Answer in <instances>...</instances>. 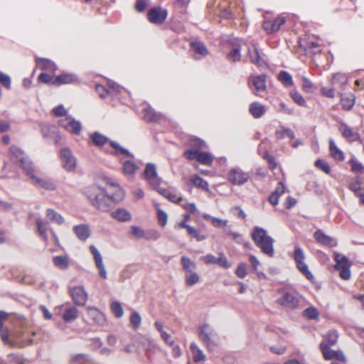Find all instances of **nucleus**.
I'll list each match as a JSON object with an SVG mask.
<instances>
[{
    "instance_id": "obj_38",
    "label": "nucleus",
    "mask_w": 364,
    "mask_h": 364,
    "mask_svg": "<svg viewBox=\"0 0 364 364\" xmlns=\"http://www.w3.org/2000/svg\"><path fill=\"white\" fill-rule=\"evenodd\" d=\"M341 102L345 109L349 110L354 105L355 97L352 94L343 95L341 96Z\"/></svg>"
},
{
    "instance_id": "obj_28",
    "label": "nucleus",
    "mask_w": 364,
    "mask_h": 364,
    "mask_svg": "<svg viewBox=\"0 0 364 364\" xmlns=\"http://www.w3.org/2000/svg\"><path fill=\"white\" fill-rule=\"evenodd\" d=\"M36 60L38 67L41 70L55 72L58 69V66L55 63L47 58H38Z\"/></svg>"
},
{
    "instance_id": "obj_3",
    "label": "nucleus",
    "mask_w": 364,
    "mask_h": 364,
    "mask_svg": "<svg viewBox=\"0 0 364 364\" xmlns=\"http://www.w3.org/2000/svg\"><path fill=\"white\" fill-rule=\"evenodd\" d=\"M251 237L255 244L264 254L271 257L274 256V239L268 235L265 229L259 226L254 227Z\"/></svg>"
},
{
    "instance_id": "obj_15",
    "label": "nucleus",
    "mask_w": 364,
    "mask_h": 364,
    "mask_svg": "<svg viewBox=\"0 0 364 364\" xmlns=\"http://www.w3.org/2000/svg\"><path fill=\"white\" fill-rule=\"evenodd\" d=\"M248 84L252 87L255 95L259 96V93L266 90V81L264 75H251L248 80Z\"/></svg>"
},
{
    "instance_id": "obj_11",
    "label": "nucleus",
    "mask_w": 364,
    "mask_h": 364,
    "mask_svg": "<svg viewBox=\"0 0 364 364\" xmlns=\"http://www.w3.org/2000/svg\"><path fill=\"white\" fill-rule=\"evenodd\" d=\"M277 301L280 305L290 309H295L299 303V295L295 291H287L283 294Z\"/></svg>"
},
{
    "instance_id": "obj_21",
    "label": "nucleus",
    "mask_w": 364,
    "mask_h": 364,
    "mask_svg": "<svg viewBox=\"0 0 364 364\" xmlns=\"http://www.w3.org/2000/svg\"><path fill=\"white\" fill-rule=\"evenodd\" d=\"M73 232L77 237L82 241H85L90 236V229L87 224H80L74 226Z\"/></svg>"
},
{
    "instance_id": "obj_29",
    "label": "nucleus",
    "mask_w": 364,
    "mask_h": 364,
    "mask_svg": "<svg viewBox=\"0 0 364 364\" xmlns=\"http://www.w3.org/2000/svg\"><path fill=\"white\" fill-rule=\"evenodd\" d=\"M144 118L149 122H157L161 119V115L155 112V110L149 106H146L143 109Z\"/></svg>"
},
{
    "instance_id": "obj_56",
    "label": "nucleus",
    "mask_w": 364,
    "mask_h": 364,
    "mask_svg": "<svg viewBox=\"0 0 364 364\" xmlns=\"http://www.w3.org/2000/svg\"><path fill=\"white\" fill-rule=\"evenodd\" d=\"M0 83L6 89L10 90L11 87V77L0 71Z\"/></svg>"
},
{
    "instance_id": "obj_24",
    "label": "nucleus",
    "mask_w": 364,
    "mask_h": 364,
    "mask_svg": "<svg viewBox=\"0 0 364 364\" xmlns=\"http://www.w3.org/2000/svg\"><path fill=\"white\" fill-rule=\"evenodd\" d=\"M122 164V173L124 175L133 178L139 169V166L135 162L131 160H124Z\"/></svg>"
},
{
    "instance_id": "obj_61",
    "label": "nucleus",
    "mask_w": 364,
    "mask_h": 364,
    "mask_svg": "<svg viewBox=\"0 0 364 364\" xmlns=\"http://www.w3.org/2000/svg\"><path fill=\"white\" fill-rule=\"evenodd\" d=\"M216 264L225 269H228L231 267V264L228 261L227 257L223 253L220 254V257L217 258Z\"/></svg>"
},
{
    "instance_id": "obj_49",
    "label": "nucleus",
    "mask_w": 364,
    "mask_h": 364,
    "mask_svg": "<svg viewBox=\"0 0 364 364\" xmlns=\"http://www.w3.org/2000/svg\"><path fill=\"white\" fill-rule=\"evenodd\" d=\"M227 58L228 60L232 62H237L240 60L241 54L240 48H233L230 52L228 54Z\"/></svg>"
},
{
    "instance_id": "obj_14",
    "label": "nucleus",
    "mask_w": 364,
    "mask_h": 364,
    "mask_svg": "<svg viewBox=\"0 0 364 364\" xmlns=\"http://www.w3.org/2000/svg\"><path fill=\"white\" fill-rule=\"evenodd\" d=\"M167 14L168 13L166 9L161 7H154L149 11L147 18L152 23L161 24L166 20Z\"/></svg>"
},
{
    "instance_id": "obj_39",
    "label": "nucleus",
    "mask_w": 364,
    "mask_h": 364,
    "mask_svg": "<svg viewBox=\"0 0 364 364\" xmlns=\"http://www.w3.org/2000/svg\"><path fill=\"white\" fill-rule=\"evenodd\" d=\"M184 280L187 286L192 287L200 282V276L194 271L185 274Z\"/></svg>"
},
{
    "instance_id": "obj_57",
    "label": "nucleus",
    "mask_w": 364,
    "mask_h": 364,
    "mask_svg": "<svg viewBox=\"0 0 364 364\" xmlns=\"http://www.w3.org/2000/svg\"><path fill=\"white\" fill-rule=\"evenodd\" d=\"M111 146L115 149L117 154H123L124 156H130L132 158L134 157L133 154L129 153L128 150L120 146L118 144L112 141L111 142Z\"/></svg>"
},
{
    "instance_id": "obj_30",
    "label": "nucleus",
    "mask_w": 364,
    "mask_h": 364,
    "mask_svg": "<svg viewBox=\"0 0 364 364\" xmlns=\"http://www.w3.org/2000/svg\"><path fill=\"white\" fill-rule=\"evenodd\" d=\"M181 264L185 274L194 272L197 268L196 262L186 256L181 257Z\"/></svg>"
},
{
    "instance_id": "obj_9",
    "label": "nucleus",
    "mask_w": 364,
    "mask_h": 364,
    "mask_svg": "<svg viewBox=\"0 0 364 364\" xmlns=\"http://www.w3.org/2000/svg\"><path fill=\"white\" fill-rule=\"evenodd\" d=\"M142 177L153 188H157L161 183V178L157 174L156 165L152 163L146 164Z\"/></svg>"
},
{
    "instance_id": "obj_19",
    "label": "nucleus",
    "mask_w": 364,
    "mask_h": 364,
    "mask_svg": "<svg viewBox=\"0 0 364 364\" xmlns=\"http://www.w3.org/2000/svg\"><path fill=\"white\" fill-rule=\"evenodd\" d=\"M88 318L93 323L98 326H103L106 323L105 315L95 307H87L86 309Z\"/></svg>"
},
{
    "instance_id": "obj_6",
    "label": "nucleus",
    "mask_w": 364,
    "mask_h": 364,
    "mask_svg": "<svg viewBox=\"0 0 364 364\" xmlns=\"http://www.w3.org/2000/svg\"><path fill=\"white\" fill-rule=\"evenodd\" d=\"M10 158L12 161L19 164L21 167L26 173V168H33V164L27 156L20 149L15 146H12L9 149Z\"/></svg>"
},
{
    "instance_id": "obj_54",
    "label": "nucleus",
    "mask_w": 364,
    "mask_h": 364,
    "mask_svg": "<svg viewBox=\"0 0 364 364\" xmlns=\"http://www.w3.org/2000/svg\"><path fill=\"white\" fill-rule=\"evenodd\" d=\"M338 333L335 330L330 331L325 337V340L328 342V343L331 346L334 345L338 340Z\"/></svg>"
},
{
    "instance_id": "obj_35",
    "label": "nucleus",
    "mask_w": 364,
    "mask_h": 364,
    "mask_svg": "<svg viewBox=\"0 0 364 364\" xmlns=\"http://www.w3.org/2000/svg\"><path fill=\"white\" fill-rule=\"evenodd\" d=\"M46 217L50 222L55 223L58 225H62L64 223V218L62 215L53 209H48L46 210Z\"/></svg>"
},
{
    "instance_id": "obj_36",
    "label": "nucleus",
    "mask_w": 364,
    "mask_h": 364,
    "mask_svg": "<svg viewBox=\"0 0 364 364\" xmlns=\"http://www.w3.org/2000/svg\"><path fill=\"white\" fill-rule=\"evenodd\" d=\"M191 182L197 188L208 191V183L198 175H193L190 178Z\"/></svg>"
},
{
    "instance_id": "obj_59",
    "label": "nucleus",
    "mask_w": 364,
    "mask_h": 364,
    "mask_svg": "<svg viewBox=\"0 0 364 364\" xmlns=\"http://www.w3.org/2000/svg\"><path fill=\"white\" fill-rule=\"evenodd\" d=\"M69 126L70 127L68 129V132H72L75 134H80V132L81 131V124L79 122H77L73 119Z\"/></svg>"
},
{
    "instance_id": "obj_7",
    "label": "nucleus",
    "mask_w": 364,
    "mask_h": 364,
    "mask_svg": "<svg viewBox=\"0 0 364 364\" xmlns=\"http://www.w3.org/2000/svg\"><path fill=\"white\" fill-rule=\"evenodd\" d=\"M334 259L336 261L335 269L339 272L340 277L345 280L350 279V263L348 258L340 253L335 252Z\"/></svg>"
},
{
    "instance_id": "obj_51",
    "label": "nucleus",
    "mask_w": 364,
    "mask_h": 364,
    "mask_svg": "<svg viewBox=\"0 0 364 364\" xmlns=\"http://www.w3.org/2000/svg\"><path fill=\"white\" fill-rule=\"evenodd\" d=\"M188 234L193 237L197 241H203L207 238L204 235H202L199 230L191 226L187 231Z\"/></svg>"
},
{
    "instance_id": "obj_48",
    "label": "nucleus",
    "mask_w": 364,
    "mask_h": 364,
    "mask_svg": "<svg viewBox=\"0 0 364 364\" xmlns=\"http://www.w3.org/2000/svg\"><path fill=\"white\" fill-rule=\"evenodd\" d=\"M111 311L117 318H121L124 314V310L119 301H113L110 306Z\"/></svg>"
},
{
    "instance_id": "obj_8",
    "label": "nucleus",
    "mask_w": 364,
    "mask_h": 364,
    "mask_svg": "<svg viewBox=\"0 0 364 364\" xmlns=\"http://www.w3.org/2000/svg\"><path fill=\"white\" fill-rule=\"evenodd\" d=\"M30 177L33 185L42 188L47 191H54L56 188L55 184L50 179L38 177L35 172L33 167L31 169L26 168V173Z\"/></svg>"
},
{
    "instance_id": "obj_52",
    "label": "nucleus",
    "mask_w": 364,
    "mask_h": 364,
    "mask_svg": "<svg viewBox=\"0 0 364 364\" xmlns=\"http://www.w3.org/2000/svg\"><path fill=\"white\" fill-rule=\"evenodd\" d=\"M130 323L134 329L139 328L141 323V318L137 311H133L130 316Z\"/></svg>"
},
{
    "instance_id": "obj_27",
    "label": "nucleus",
    "mask_w": 364,
    "mask_h": 364,
    "mask_svg": "<svg viewBox=\"0 0 364 364\" xmlns=\"http://www.w3.org/2000/svg\"><path fill=\"white\" fill-rule=\"evenodd\" d=\"M191 48L195 54L200 57H205L208 54L207 48L201 41L197 40L191 41Z\"/></svg>"
},
{
    "instance_id": "obj_55",
    "label": "nucleus",
    "mask_w": 364,
    "mask_h": 364,
    "mask_svg": "<svg viewBox=\"0 0 364 364\" xmlns=\"http://www.w3.org/2000/svg\"><path fill=\"white\" fill-rule=\"evenodd\" d=\"M157 218H158L159 224L162 227H164L167 223L168 215L165 211L161 210L158 206H157Z\"/></svg>"
},
{
    "instance_id": "obj_58",
    "label": "nucleus",
    "mask_w": 364,
    "mask_h": 364,
    "mask_svg": "<svg viewBox=\"0 0 364 364\" xmlns=\"http://www.w3.org/2000/svg\"><path fill=\"white\" fill-rule=\"evenodd\" d=\"M86 355L74 354L70 358V362L73 364H82L86 360Z\"/></svg>"
},
{
    "instance_id": "obj_5",
    "label": "nucleus",
    "mask_w": 364,
    "mask_h": 364,
    "mask_svg": "<svg viewBox=\"0 0 364 364\" xmlns=\"http://www.w3.org/2000/svg\"><path fill=\"white\" fill-rule=\"evenodd\" d=\"M250 177L248 172L239 167L231 168L227 173L228 181L234 186H242L247 183Z\"/></svg>"
},
{
    "instance_id": "obj_31",
    "label": "nucleus",
    "mask_w": 364,
    "mask_h": 364,
    "mask_svg": "<svg viewBox=\"0 0 364 364\" xmlns=\"http://www.w3.org/2000/svg\"><path fill=\"white\" fill-rule=\"evenodd\" d=\"M329 151L331 156L337 161H343L344 159L343 152L336 146L333 139L329 140Z\"/></svg>"
},
{
    "instance_id": "obj_40",
    "label": "nucleus",
    "mask_w": 364,
    "mask_h": 364,
    "mask_svg": "<svg viewBox=\"0 0 364 364\" xmlns=\"http://www.w3.org/2000/svg\"><path fill=\"white\" fill-rule=\"evenodd\" d=\"M275 136L277 139H282L286 136H288L291 139L294 138V132L289 128L281 127L277 129L275 132Z\"/></svg>"
},
{
    "instance_id": "obj_60",
    "label": "nucleus",
    "mask_w": 364,
    "mask_h": 364,
    "mask_svg": "<svg viewBox=\"0 0 364 364\" xmlns=\"http://www.w3.org/2000/svg\"><path fill=\"white\" fill-rule=\"evenodd\" d=\"M349 188L350 189L354 192V193L356 195V196H360V195L361 194L360 193V190H361V185H360V183L358 179H355L353 180L349 185Z\"/></svg>"
},
{
    "instance_id": "obj_33",
    "label": "nucleus",
    "mask_w": 364,
    "mask_h": 364,
    "mask_svg": "<svg viewBox=\"0 0 364 364\" xmlns=\"http://www.w3.org/2000/svg\"><path fill=\"white\" fill-rule=\"evenodd\" d=\"M54 265L60 269L65 270L69 267V259L68 256L60 255L53 258Z\"/></svg>"
},
{
    "instance_id": "obj_53",
    "label": "nucleus",
    "mask_w": 364,
    "mask_h": 364,
    "mask_svg": "<svg viewBox=\"0 0 364 364\" xmlns=\"http://www.w3.org/2000/svg\"><path fill=\"white\" fill-rule=\"evenodd\" d=\"M290 96L292 100L299 105L304 106L305 105V100L302 97V95L296 90H294L290 92Z\"/></svg>"
},
{
    "instance_id": "obj_42",
    "label": "nucleus",
    "mask_w": 364,
    "mask_h": 364,
    "mask_svg": "<svg viewBox=\"0 0 364 364\" xmlns=\"http://www.w3.org/2000/svg\"><path fill=\"white\" fill-rule=\"evenodd\" d=\"M90 138L93 144L96 146H101L106 144L108 141L107 137L99 132H95L90 135Z\"/></svg>"
},
{
    "instance_id": "obj_45",
    "label": "nucleus",
    "mask_w": 364,
    "mask_h": 364,
    "mask_svg": "<svg viewBox=\"0 0 364 364\" xmlns=\"http://www.w3.org/2000/svg\"><path fill=\"white\" fill-rule=\"evenodd\" d=\"M351 167V171L356 173H364V166L359 162L356 159L353 158L349 161Z\"/></svg>"
},
{
    "instance_id": "obj_37",
    "label": "nucleus",
    "mask_w": 364,
    "mask_h": 364,
    "mask_svg": "<svg viewBox=\"0 0 364 364\" xmlns=\"http://www.w3.org/2000/svg\"><path fill=\"white\" fill-rule=\"evenodd\" d=\"M190 348L193 354V359L194 362H199L205 359V354L195 343H192L191 344Z\"/></svg>"
},
{
    "instance_id": "obj_34",
    "label": "nucleus",
    "mask_w": 364,
    "mask_h": 364,
    "mask_svg": "<svg viewBox=\"0 0 364 364\" xmlns=\"http://www.w3.org/2000/svg\"><path fill=\"white\" fill-rule=\"evenodd\" d=\"M331 82L334 87L342 88L348 82V77L345 74L336 73L333 75Z\"/></svg>"
},
{
    "instance_id": "obj_2",
    "label": "nucleus",
    "mask_w": 364,
    "mask_h": 364,
    "mask_svg": "<svg viewBox=\"0 0 364 364\" xmlns=\"http://www.w3.org/2000/svg\"><path fill=\"white\" fill-rule=\"evenodd\" d=\"M191 148L184 152V156L188 160H197L203 165L210 166L213 160L211 154L203 151L208 148L207 144L199 139H192L191 140Z\"/></svg>"
},
{
    "instance_id": "obj_64",
    "label": "nucleus",
    "mask_w": 364,
    "mask_h": 364,
    "mask_svg": "<svg viewBox=\"0 0 364 364\" xmlns=\"http://www.w3.org/2000/svg\"><path fill=\"white\" fill-rule=\"evenodd\" d=\"M36 225H37L38 231L39 234L42 237L46 238V231H47V223L41 220H38L36 221Z\"/></svg>"
},
{
    "instance_id": "obj_32",
    "label": "nucleus",
    "mask_w": 364,
    "mask_h": 364,
    "mask_svg": "<svg viewBox=\"0 0 364 364\" xmlns=\"http://www.w3.org/2000/svg\"><path fill=\"white\" fill-rule=\"evenodd\" d=\"M78 314L79 311L76 307H67L63 314V319L67 323L71 322L77 318Z\"/></svg>"
},
{
    "instance_id": "obj_25",
    "label": "nucleus",
    "mask_w": 364,
    "mask_h": 364,
    "mask_svg": "<svg viewBox=\"0 0 364 364\" xmlns=\"http://www.w3.org/2000/svg\"><path fill=\"white\" fill-rule=\"evenodd\" d=\"M77 80V76L73 73H63L55 77L54 85L70 84Z\"/></svg>"
},
{
    "instance_id": "obj_63",
    "label": "nucleus",
    "mask_w": 364,
    "mask_h": 364,
    "mask_svg": "<svg viewBox=\"0 0 364 364\" xmlns=\"http://www.w3.org/2000/svg\"><path fill=\"white\" fill-rule=\"evenodd\" d=\"M315 166L322 170L326 173H329L331 168L328 164L321 159H318L315 161Z\"/></svg>"
},
{
    "instance_id": "obj_47",
    "label": "nucleus",
    "mask_w": 364,
    "mask_h": 364,
    "mask_svg": "<svg viewBox=\"0 0 364 364\" xmlns=\"http://www.w3.org/2000/svg\"><path fill=\"white\" fill-rule=\"evenodd\" d=\"M0 337L4 344L9 345L12 348L16 346V343L9 338V332L6 329L1 330L0 331Z\"/></svg>"
},
{
    "instance_id": "obj_13",
    "label": "nucleus",
    "mask_w": 364,
    "mask_h": 364,
    "mask_svg": "<svg viewBox=\"0 0 364 364\" xmlns=\"http://www.w3.org/2000/svg\"><path fill=\"white\" fill-rule=\"evenodd\" d=\"M70 295L75 304L83 306L86 304L88 295L82 286H77L70 289Z\"/></svg>"
},
{
    "instance_id": "obj_41",
    "label": "nucleus",
    "mask_w": 364,
    "mask_h": 364,
    "mask_svg": "<svg viewBox=\"0 0 364 364\" xmlns=\"http://www.w3.org/2000/svg\"><path fill=\"white\" fill-rule=\"evenodd\" d=\"M277 77L278 80L287 87L294 85L291 75L287 71L282 70L279 72Z\"/></svg>"
},
{
    "instance_id": "obj_43",
    "label": "nucleus",
    "mask_w": 364,
    "mask_h": 364,
    "mask_svg": "<svg viewBox=\"0 0 364 364\" xmlns=\"http://www.w3.org/2000/svg\"><path fill=\"white\" fill-rule=\"evenodd\" d=\"M320 348L322 351L323 358L326 360H331L334 358L336 351L330 349L327 344L325 343H321L320 344Z\"/></svg>"
},
{
    "instance_id": "obj_4",
    "label": "nucleus",
    "mask_w": 364,
    "mask_h": 364,
    "mask_svg": "<svg viewBox=\"0 0 364 364\" xmlns=\"http://www.w3.org/2000/svg\"><path fill=\"white\" fill-rule=\"evenodd\" d=\"M198 338L210 350H213L218 342L215 329L208 323H203L198 326Z\"/></svg>"
},
{
    "instance_id": "obj_62",
    "label": "nucleus",
    "mask_w": 364,
    "mask_h": 364,
    "mask_svg": "<svg viewBox=\"0 0 364 364\" xmlns=\"http://www.w3.org/2000/svg\"><path fill=\"white\" fill-rule=\"evenodd\" d=\"M122 87H121L119 85L114 82H109L107 85V92L109 94H116L121 92V90Z\"/></svg>"
},
{
    "instance_id": "obj_16",
    "label": "nucleus",
    "mask_w": 364,
    "mask_h": 364,
    "mask_svg": "<svg viewBox=\"0 0 364 364\" xmlns=\"http://www.w3.org/2000/svg\"><path fill=\"white\" fill-rule=\"evenodd\" d=\"M90 251L93 256L100 276L102 279H106L107 278V274L100 252L95 245H90Z\"/></svg>"
},
{
    "instance_id": "obj_18",
    "label": "nucleus",
    "mask_w": 364,
    "mask_h": 364,
    "mask_svg": "<svg viewBox=\"0 0 364 364\" xmlns=\"http://www.w3.org/2000/svg\"><path fill=\"white\" fill-rule=\"evenodd\" d=\"M285 22L286 18L282 16L274 19L265 20L263 22V28L267 33H272L277 32Z\"/></svg>"
},
{
    "instance_id": "obj_46",
    "label": "nucleus",
    "mask_w": 364,
    "mask_h": 364,
    "mask_svg": "<svg viewBox=\"0 0 364 364\" xmlns=\"http://www.w3.org/2000/svg\"><path fill=\"white\" fill-rule=\"evenodd\" d=\"M90 346L93 350L100 349V353L102 354H107L109 353V350L107 348H102V342L100 338H92L91 340Z\"/></svg>"
},
{
    "instance_id": "obj_22",
    "label": "nucleus",
    "mask_w": 364,
    "mask_h": 364,
    "mask_svg": "<svg viewBox=\"0 0 364 364\" xmlns=\"http://www.w3.org/2000/svg\"><path fill=\"white\" fill-rule=\"evenodd\" d=\"M111 216L114 220L121 223L127 222L132 219V214L130 212L123 208H119L113 210L111 213Z\"/></svg>"
},
{
    "instance_id": "obj_26",
    "label": "nucleus",
    "mask_w": 364,
    "mask_h": 364,
    "mask_svg": "<svg viewBox=\"0 0 364 364\" xmlns=\"http://www.w3.org/2000/svg\"><path fill=\"white\" fill-rule=\"evenodd\" d=\"M248 55L251 63L260 67L264 64L262 57L259 55L257 48L255 46L248 47Z\"/></svg>"
},
{
    "instance_id": "obj_50",
    "label": "nucleus",
    "mask_w": 364,
    "mask_h": 364,
    "mask_svg": "<svg viewBox=\"0 0 364 364\" xmlns=\"http://www.w3.org/2000/svg\"><path fill=\"white\" fill-rule=\"evenodd\" d=\"M302 80V89L306 92H312L315 90V87L312 82L305 76H301Z\"/></svg>"
},
{
    "instance_id": "obj_20",
    "label": "nucleus",
    "mask_w": 364,
    "mask_h": 364,
    "mask_svg": "<svg viewBox=\"0 0 364 364\" xmlns=\"http://www.w3.org/2000/svg\"><path fill=\"white\" fill-rule=\"evenodd\" d=\"M267 109V107L259 102H253L249 106V112L255 119L262 117Z\"/></svg>"
},
{
    "instance_id": "obj_10",
    "label": "nucleus",
    "mask_w": 364,
    "mask_h": 364,
    "mask_svg": "<svg viewBox=\"0 0 364 364\" xmlns=\"http://www.w3.org/2000/svg\"><path fill=\"white\" fill-rule=\"evenodd\" d=\"M294 259L296 263L298 269L304 274L308 279H313L314 276L309 270L307 264L304 262L305 255L304 251L300 247H296L294 254Z\"/></svg>"
},
{
    "instance_id": "obj_17",
    "label": "nucleus",
    "mask_w": 364,
    "mask_h": 364,
    "mask_svg": "<svg viewBox=\"0 0 364 364\" xmlns=\"http://www.w3.org/2000/svg\"><path fill=\"white\" fill-rule=\"evenodd\" d=\"M338 130L341 133L342 136L350 142L356 141L360 139V134L344 122H341L339 124Z\"/></svg>"
},
{
    "instance_id": "obj_44",
    "label": "nucleus",
    "mask_w": 364,
    "mask_h": 364,
    "mask_svg": "<svg viewBox=\"0 0 364 364\" xmlns=\"http://www.w3.org/2000/svg\"><path fill=\"white\" fill-rule=\"evenodd\" d=\"M303 316L309 319H317L319 316V311L314 306H310L303 311Z\"/></svg>"
},
{
    "instance_id": "obj_12",
    "label": "nucleus",
    "mask_w": 364,
    "mask_h": 364,
    "mask_svg": "<svg viewBox=\"0 0 364 364\" xmlns=\"http://www.w3.org/2000/svg\"><path fill=\"white\" fill-rule=\"evenodd\" d=\"M63 167L68 171L75 170L77 163L74 155L71 151L67 148L62 149L60 152Z\"/></svg>"
},
{
    "instance_id": "obj_1",
    "label": "nucleus",
    "mask_w": 364,
    "mask_h": 364,
    "mask_svg": "<svg viewBox=\"0 0 364 364\" xmlns=\"http://www.w3.org/2000/svg\"><path fill=\"white\" fill-rule=\"evenodd\" d=\"M85 195L90 203L102 211H107L112 201H122L124 196L123 189L114 183L107 182V187L92 185L85 189Z\"/></svg>"
},
{
    "instance_id": "obj_23",
    "label": "nucleus",
    "mask_w": 364,
    "mask_h": 364,
    "mask_svg": "<svg viewBox=\"0 0 364 364\" xmlns=\"http://www.w3.org/2000/svg\"><path fill=\"white\" fill-rule=\"evenodd\" d=\"M314 237L318 242L322 245H328L331 247H334L337 245V242L334 238L326 235L321 230L316 231L314 232Z\"/></svg>"
}]
</instances>
